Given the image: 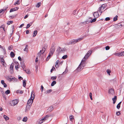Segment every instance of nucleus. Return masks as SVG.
<instances>
[{"label":"nucleus","instance_id":"obj_1","mask_svg":"<svg viewBox=\"0 0 124 124\" xmlns=\"http://www.w3.org/2000/svg\"><path fill=\"white\" fill-rule=\"evenodd\" d=\"M34 92L32 91L31 92V97L28 100V101L27 104H28L31 105L33 102V100L35 97L34 95Z\"/></svg>","mask_w":124,"mask_h":124},{"label":"nucleus","instance_id":"obj_2","mask_svg":"<svg viewBox=\"0 0 124 124\" xmlns=\"http://www.w3.org/2000/svg\"><path fill=\"white\" fill-rule=\"evenodd\" d=\"M85 62V59L84 60V59H83L82 61L80 63L78 67L76 69V70L78 71H80L81 70V69H82V68L84 67V65L85 64L84 63V62Z\"/></svg>","mask_w":124,"mask_h":124},{"label":"nucleus","instance_id":"obj_3","mask_svg":"<svg viewBox=\"0 0 124 124\" xmlns=\"http://www.w3.org/2000/svg\"><path fill=\"white\" fill-rule=\"evenodd\" d=\"M66 49L65 48H62L61 47L59 46L58 47L56 51L57 54L58 55L61 53H63L65 51Z\"/></svg>","mask_w":124,"mask_h":124},{"label":"nucleus","instance_id":"obj_4","mask_svg":"<svg viewBox=\"0 0 124 124\" xmlns=\"http://www.w3.org/2000/svg\"><path fill=\"white\" fill-rule=\"evenodd\" d=\"M48 45L47 44H45L44 46H43L42 50H40L39 52L38 53L39 56H40L41 55V54H43L45 50L46 49Z\"/></svg>","mask_w":124,"mask_h":124},{"label":"nucleus","instance_id":"obj_5","mask_svg":"<svg viewBox=\"0 0 124 124\" xmlns=\"http://www.w3.org/2000/svg\"><path fill=\"white\" fill-rule=\"evenodd\" d=\"M53 116V115L52 114H50L48 115H46L44 117V118H43L42 119L40 120L39 121V123L40 124H41L43 122L42 121H45L46 120H47L48 119V118L49 117H51Z\"/></svg>","mask_w":124,"mask_h":124},{"label":"nucleus","instance_id":"obj_6","mask_svg":"<svg viewBox=\"0 0 124 124\" xmlns=\"http://www.w3.org/2000/svg\"><path fill=\"white\" fill-rule=\"evenodd\" d=\"M19 102V101L17 100L16 99L10 102V105L14 106L17 104Z\"/></svg>","mask_w":124,"mask_h":124},{"label":"nucleus","instance_id":"obj_7","mask_svg":"<svg viewBox=\"0 0 124 124\" xmlns=\"http://www.w3.org/2000/svg\"><path fill=\"white\" fill-rule=\"evenodd\" d=\"M93 50L91 49L89 50V51L86 54V55H85V56L84 57V58L83 59H85V61L86 60H85V59L86 57L87 58V57H88L89 56H90L91 55V54L92 52L93 51Z\"/></svg>","mask_w":124,"mask_h":124},{"label":"nucleus","instance_id":"obj_8","mask_svg":"<svg viewBox=\"0 0 124 124\" xmlns=\"http://www.w3.org/2000/svg\"><path fill=\"white\" fill-rule=\"evenodd\" d=\"M77 43V41H76V39H73L71 40L69 42L67 43L66 44L67 45H69L72 44H74Z\"/></svg>","mask_w":124,"mask_h":124},{"label":"nucleus","instance_id":"obj_9","mask_svg":"<svg viewBox=\"0 0 124 124\" xmlns=\"http://www.w3.org/2000/svg\"><path fill=\"white\" fill-rule=\"evenodd\" d=\"M0 62H1V63L2 64L3 66L4 67L6 66L7 64L5 62L4 59L3 58H1Z\"/></svg>","mask_w":124,"mask_h":124},{"label":"nucleus","instance_id":"obj_10","mask_svg":"<svg viewBox=\"0 0 124 124\" xmlns=\"http://www.w3.org/2000/svg\"><path fill=\"white\" fill-rule=\"evenodd\" d=\"M93 15L94 17L95 18H97L99 16L98 11L95 12L94 13Z\"/></svg>","mask_w":124,"mask_h":124},{"label":"nucleus","instance_id":"obj_11","mask_svg":"<svg viewBox=\"0 0 124 124\" xmlns=\"http://www.w3.org/2000/svg\"><path fill=\"white\" fill-rule=\"evenodd\" d=\"M14 67V64L13 63L11 64L10 66V71L11 73H12L13 72V68Z\"/></svg>","mask_w":124,"mask_h":124},{"label":"nucleus","instance_id":"obj_12","mask_svg":"<svg viewBox=\"0 0 124 124\" xmlns=\"http://www.w3.org/2000/svg\"><path fill=\"white\" fill-rule=\"evenodd\" d=\"M109 94H113L114 93V91L113 89H110L109 90Z\"/></svg>","mask_w":124,"mask_h":124},{"label":"nucleus","instance_id":"obj_13","mask_svg":"<svg viewBox=\"0 0 124 124\" xmlns=\"http://www.w3.org/2000/svg\"><path fill=\"white\" fill-rule=\"evenodd\" d=\"M21 67L22 68L23 70H24L25 69V66L23 62H21Z\"/></svg>","mask_w":124,"mask_h":124},{"label":"nucleus","instance_id":"obj_14","mask_svg":"<svg viewBox=\"0 0 124 124\" xmlns=\"http://www.w3.org/2000/svg\"><path fill=\"white\" fill-rule=\"evenodd\" d=\"M31 105L28 104L26 105V111H28L29 110Z\"/></svg>","mask_w":124,"mask_h":124},{"label":"nucleus","instance_id":"obj_15","mask_svg":"<svg viewBox=\"0 0 124 124\" xmlns=\"http://www.w3.org/2000/svg\"><path fill=\"white\" fill-rule=\"evenodd\" d=\"M104 9V8H101V7H100L98 9V11H99V12L101 14L102 13V10Z\"/></svg>","mask_w":124,"mask_h":124},{"label":"nucleus","instance_id":"obj_16","mask_svg":"<svg viewBox=\"0 0 124 124\" xmlns=\"http://www.w3.org/2000/svg\"><path fill=\"white\" fill-rule=\"evenodd\" d=\"M59 60H57L56 62V64L55 65V67L56 68H57V67H58L59 66L60 64L59 63Z\"/></svg>","mask_w":124,"mask_h":124},{"label":"nucleus","instance_id":"obj_17","mask_svg":"<svg viewBox=\"0 0 124 124\" xmlns=\"http://www.w3.org/2000/svg\"><path fill=\"white\" fill-rule=\"evenodd\" d=\"M23 70L27 74H29L31 73V72H30V70H29V69H27L26 70V69L25 68V69H24V70Z\"/></svg>","mask_w":124,"mask_h":124},{"label":"nucleus","instance_id":"obj_18","mask_svg":"<svg viewBox=\"0 0 124 124\" xmlns=\"http://www.w3.org/2000/svg\"><path fill=\"white\" fill-rule=\"evenodd\" d=\"M112 100L113 101V103L115 104L117 100V97L116 96H115L114 97L112 98Z\"/></svg>","mask_w":124,"mask_h":124},{"label":"nucleus","instance_id":"obj_19","mask_svg":"<svg viewBox=\"0 0 124 124\" xmlns=\"http://www.w3.org/2000/svg\"><path fill=\"white\" fill-rule=\"evenodd\" d=\"M26 84V81L25 80H24L23 81V85L24 87H25Z\"/></svg>","mask_w":124,"mask_h":124},{"label":"nucleus","instance_id":"obj_20","mask_svg":"<svg viewBox=\"0 0 124 124\" xmlns=\"http://www.w3.org/2000/svg\"><path fill=\"white\" fill-rule=\"evenodd\" d=\"M83 39V37H82L80 38H78L77 39H76V41H77V42H78L82 40Z\"/></svg>","mask_w":124,"mask_h":124},{"label":"nucleus","instance_id":"obj_21","mask_svg":"<svg viewBox=\"0 0 124 124\" xmlns=\"http://www.w3.org/2000/svg\"><path fill=\"white\" fill-rule=\"evenodd\" d=\"M33 22H31L30 23H29L26 26V28L27 29L29 28L33 24Z\"/></svg>","mask_w":124,"mask_h":124},{"label":"nucleus","instance_id":"obj_22","mask_svg":"<svg viewBox=\"0 0 124 124\" xmlns=\"http://www.w3.org/2000/svg\"><path fill=\"white\" fill-rule=\"evenodd\" d=\"M37 32L38 31L37 30L34 31L33 34V37H35L37 34Z\"/></svg>","mask_w":124,"mask_h":124},{"label":"nucleus","instance_id":"obj_23","mask_svg":"<svg viewBox=\"0 0 124 124\" xmlns=\"http://www.w3.org/2000/svg\"><path fill=\"white\" fill-rule=\"evenodd\" d=\"M10 56L11 57L13 58L15 56V54L13 52H11L10 53Z\"/></svg>","mask_w":124,"mask_h":124},{"label":"nucleus","instance_id":"obj_24","mask_svg":"<svg viewBox=\"0 0 124 124\" xmlns=\"http://www.w3.org/2000/svg\"><path fill=\"white\" fill-rule=\"evenodd\" d=\"M50 50H51V52H52V51L53 52H54L55 51V48L54 47L53 45L52 46H51Z\"/></svg>","mask_w":124,"mask_h":124},{"label":"nucleus","instance_id":"obj_25","mask_svg":"<svg viewBox=\"0 0 124 124\" xmlns=\"http://www.w3.org/2000/svg\"><path fill=\"white\" fill-rule=\"evenodd\" d=\"M52 91L51 89L48 90L45 92V93L46 94H48L51 93Z\"/></svg>","mask_w":124,"mask_h":124},{"label":"nucleus","instance_id":"obj_26","mask_svg":"<svg viewBox=\"0 0 124 124\" xmlns=\"http://www.w3.org/2000/svg\"><path fill=\"white\" fill-rule=\"evenodd\" d=\"M106 72L109 75H110V73L111 72V71L109 69H108L106 70Z\"/></svg>","mask_w":124,"mask_h":124},{"label":"nucleus","instance_id":"obj_27","mask_svg":"<svg viewBox=\"0 0 124 124\" xmlns=\"http://www.w3.org/2000/svg\"><path fill=\"white\" fill-rule=\"evenodd\" d=\"M56 83V82L55 81H54L52 83L51 85L52 86H53Z\"/></svg>","mask_w":124,"mask_h":124},{"label":"nucleus","instance_id":"obj_28","mask_svg":"<svg viewBox=\"0 0 124 124\" xmlns=\"http://www.w3.org/2000/svg\"><path fill=\"white\" fill-rule=\"evenodd\" d=\"M4 117L6 121L8 120L9 119V117L6 115H4Z\"/></svg>","mask_w":124,"mask_h":124},{"label":"nucleus","instance_id":"obj_29","mask_svg":"<svg viewBox=\"0 0 124 124\" xmlns=\"http://www.w3.org/2000/svg\"><path fill=\"white\" fill-rule=\"evenodd\" d=\"M41 5V2H39L36 5V7H37L39 8Z\"/></svg>","mask_w":124,"mask_h":124},{"label":"nucleus","instance_id":"obj_30","mask_svg":"<svg viewBox=\"0 0 124 124\" xmlns=\"http://www.w3.org/2000/svg\"><path fill=\"white\" fill-rule=\"evenodd\" d=\"M118 16L117 15L113 18V21H115L117 20Z\"/></svg>","mask_w":124,"mask_h":124},{"label":"nucleus","instance_id":"obj_31","mask_svg":"<svg viewBox=\"0 0 124 124\" xmlns=\"http://www.w3.org/2000/svg\"><path fill=\"white\" fill-rule=\"evenodd\" d=\"M5 26L4 24H3L2 25H1L0 27V28H3V30L4 31H6V30L5 29Z\"/></svg>","mask_w":124,"mask_h":124},{"label":"nucleus","instance_id":"obj_32","mask_svg":"<svg viewBox=\"0 0 124 124\" xmlns=\"http://www.w3.org/2000/svg\"><path fill=\"white\" fill-rule=\"evenodd\" d=\"M96 18H94L92 19L91 21H89L88 22H90L91 23L95 22L96 20Z\"/></svg>","mask_w":124,"mask_h":124},{"label":"nucleus","instance_id":"obj_33","mask_svg":"<svg viewBox=\"0 0 124 124\" xmlns=\"http://www.w3.org/2000/svg\"><path fill=\"white\" fill-rule=\"evenodd\" d=\"M17 93H19L20 94H22L23 93V92L22 90H18L16 91Z\"/></svg>","mask_w":124,"mask_h":124},{"label":"nucleus","instance_id":"obj_34","mask_svg":"<svg viewBox=\"0 0 124 124\" xmlns=\"http://www.w3.org/2000/svg\"><path fill=\"white\" fill-rule=\"evenodd\" d=\"M120 54V53H116L115 54L117 56H121V54Z\"/></svg>","mask_w":124,"mask_h":124},{"label":"nucleus","instance_id":"obj_35","mask_svg":"<svg viewBox=\"0 0 124 124\" xmlns=\"http://www.w3.org/2000/svg\"><path fill=\"white\" fill-rule=\"evenodd\" d=\"M13 22V21H8L7 23V24L8 25H9L10 24H11Z\"/></svg>","mask_w":124,"mask_h":124},{"label":"nucleus","instance_id":"obj_36","mask_svg":"<svg viewBox=\"0 0 124 124\" xmlns=\"http://www.w3.org/2000/svg\"><path fill=\"white\" fill-rule=\"evenodd\" d=\"M27 118L25 117H24L23 119V121L24 122H26L27 120Z\"/></svg>","mask_w":124,"mask_h":124},{"label":"nucleus","instance_id":"obj_37","mask_svg":"<svg viewBox=\"0 0 124 124\" xmlns=\"http://www.w3.org/2000/svg\"><path fill=\"white\" fill-rule=\"evenodd\" d=\"M51 79L53 80H54L56 79V76H53L51 77Z\"/></svg>","mask_w":124,"mask_h":124},{"label":"nucleus","instance_id":"obj_38","mask_svg":"<svg viewBox=\"0 0 124 124\" xmlns=\"http://www.w3.org/2000/svg\"><path fill=\"white\" fill-rule=\"evenodd\" d=\"M10 91L9 90H8L6 91L5 93L6 94L8 95L10 93Z\"/></svg>","mask_w":124,"mask_h":124},{"label":"nucleus","instance_id":"obj_39","mask_svg":"<svg viewBox=\"0 0 124 124\" xmlns=\"http://www.w3.org/2000/svg\"><path fill=\"white\" fill-rule=\"evenodd\" d=\"M19 4L20 3L19 0H17L14 3V5H16V4L18 5H19Z\"/></svg>","mask_w":124,"mask_h":124},{"label":"nucleus","instance_id":"obj_40","mask_svg":"<svg viewBox=\"0 0 124 124\" xmlns=\"http://www.w3.org/2000/svg\"><path fill=\"white\" fill-rule=\"evenodd\" d=\"M15 11V8H13L10 9V12H11Z\"/></svg>","mask_w":124,"mask_h":124},{"label":"nucleus","instance_id":"obj_41","mask_svg":"<svg viewBox=\"0 0 124 124\" xmlns=\"http://www.w3.org/2000/svg\"><path fill=\"white\" fill-rule=\"evenodd\" d=\"M28 47L27 45H26V46L25 48L24 49V51H26L28 50V49L27 48V47Z\"/></svg>","mask_w":124,"mask_h":124},{"label":"nucleus","instance_id":"obj_42","mask_svg":"<svg viewBox=\"0 0 124 124\" xmlns=\"http://www.w3.org/2000/svg\"><path fill=\"white\" fill-rule=\"evenodd\" d=\"M13 48V46L12 45L9 46L8 48V49L9 50H12Z\"/></svg>","mask_w":124,"mask_h":124},{"label":"nucleus","instance_id":"obj_43","mask_svg":"<svg viewBox=\"0 0 124 124\" xmlns=\"http://www.w3.org/2000/svg\"><path fill=\"white\" fill-rule=\"evenodd\" d=\"M106 7V4H103L101 6V8H105Z\"/></svg>","mask_w":124,"mask_h":124},{"label":"nucleus","instance_id":"obj_44","mask_svg":"<svg viewBox=\"0 0 124 124\" xmlns=\"http://www.w3.org/2000/svg\"><path fill=\"white\" fill-rule=\"evenodd\" d=\"M116 114L117 116H119L120 114V111H118L116 113Z\"/></svg>","mask_w":124,"mask_h":124},{"label":"nucleus","instance_id":"obj_45","mask_svg":"<svg viewBox=\"0 0 124 124\" xmlns=\"http://www.w3.org/2000/svg\"><path fill=\"white\" fill-rule=\"evenodd\" d=\"M67 57V56L66 55H64L62 56V58L63 59H66Z\"/></svg>","mask_w":124,"mask_h":124},{"label":"nucleus","instance_id":"obj_46","mask_svg":"<svg viewBox=\"0 0 124 124\" xmlns=\"http://www.w3.org/2000/svg\"><path fill=\"white\" fill-rule=\"evenodd\" d=\"M73 116L72 115H71V116H70V121H72V120L73 118Z\"/></svg>","mask_w":124,"mask_h":124},{"label":"nucleus","instance_id":"obj_47","mask_svg":"<svg viewBox=\"0 0 124 124\" xmlns=\"http://www.w3.org/2000/svg\"><path fill=\"white\" fill-rule=\"evenodd\" d=\"M16 79V78H10V80H9V81H13V80H15Z\"/></svg>","mask_w":124,"mask_h":124},{"label":"nucleus","instance_id":"obj_48","mask_svg":"<svg viewBox=\"0 0 124 124\" xmlns=\"http://www.w3.org/2000/svg\"><path fill=\"white\" fill-rule=\"evenodd\" d=\"M67 71H68V70H67L66 69L65 70V71L62 73V74L63 75V74H65L66 73H67Z\"/></svg>","mask_w":124,"mask_h":124},{"label":"nucleus","instance_id":"obj_49","mask_svg":"<svg viewBox=\"0 0 124 124\" xmlns=\"http://www.w3.org/2000/svg\"><path fill=\"white\" fill-rule=\"evenodd\" d=\"M110 49V47L108 46H107L105 47V49L106 50H108Z\"/></svg>","mask_w":124,"mask_h":124},{"label":"nucleus","instance_id":"obj_50","mask_svg":"<svg viewBox=\"0 0 124 124\" xmlns=\"http://www.w3.org/2000/svg\"><path fill=\"white\" fill-rule=\"evenodd\" d=\"M110 18L109 17H107L105 19V20L106 21H108L110 20Z\"/></svg>","mask_w":124,"mask_h":124},{"label":"nucleus","instance_id":"obj_51","mask_svg":"<svg viewBox=\"0 0 124 124\" xmlns=\"http://www.w3.org/2000/svg\"><path fill=\"white\" fill-rule=\"evenodd\" d=\"M43 89H44L43 87V85H41V90L42 92L43 91Z\"/></svg>","mask_w":124,"mask_h":124},{"label":"nucleus","instance_id":"obj_52","mask_svg":"<svg viewBox=\"0 0 124 124\" xmlns=\"http://www.w3.org/2000/svg\"><path fill=\"white\" fill-rule=\"evenodd\" d=\"M121 56H122L124 55V51L120 53Z\"/></svg>","mask_w":124,"mask_h":124},{"label":"nucleus","instance_id":"obj_53","mask_svg":"<svg viewBox=\"0 0 124 124\" xmlns=\"http://www.w3.org/2000/svg\"><path fill=\"white\" fill-rule=\"evenodd\" d=\"M49 109L50 110L52 111L53 109V107L52 106H50L49 108Z\"/></svg>","mask_w":124,"mask_h":124},{"label":"nucleus","instance_id":"obj_54","mask_svg":"<svg viewBox=\"0 0 124 124\" xmlns=\"http://www.w3.org/2000/svg\"><path fill=\"white\" fill-rule=\"evenodd\" d=\"M6 78L9 81V80H10V79L11 78H10V76H8Z\"/></svg>","mask_w":124,"mask_h":124},{"label":"nucleus","instance_id":"obj_55","mask_svg":"<svg viewBox=\"0 0 124 124\" xmlns=\"http://www.w3.org/2000/svg\"><path fill=\"white\" fill-rule=\"evenodd\" d=\"M120 107V105L118 104L116 108L118 109H119Z\"/></svg>","mask_w":124,"mask_h":124},{"label":"nucleus","instance_id":"obj_56","mask_svg":"<svg viewBox=\"0 0 124 124\" xmlns=\"http://www.w3.org/2000/svg\"><path fill=\"white\" fill-rule=\"evenodd\" d=\"M54 52H53V51H52H52L51 52V50H50L49 54H50L51 55H53Z\"/></svg>","mask_w":124,"mask_h":124},{"label":"nucleus","instance_id":"obj_57","mask_svg":"<svg viewBox=\"0 0 124 124\" xmlns=\"http://www.w3.org/2000/svg\"><path fill=\"white\" fill-rule=\"evenodd\" d=\"M12 32H13V31H14V25H13V26H12Z\"/></svg>","mask_w":124,"mask_h":124},{"label":"nucleus","instance_id":"obj_58","mask_svg":"<svg viewBox=\"0 0 124 124\" xmlns=\"http://www.w3.org/2000/svg\"><path fill=\"white\" fill-rule=\"evenodd\" d=\"M54 69H55V68L54 67H53L52 68V69L51 70V72H52V71H53Z\"/></svg>","mask_w":124,"mask_h":124},{"label":"nucleus","instance_id":"obj_59","mask_svg":"<svg viewBox=\"0 0 124 124\" xmlns=\"http://www.w3.org/2000/svg\"><path fill=\"white\" fill-rule=\"evenodd\" d=\"M28 16V15H26L24 17V19H25L27 18Z\"/></svg>","mask_w":124,"mask_h":124},{"label":"nucleus","instance_id":"obj_60","mask_svg":"<svg viewBox=\"0 0 124 124\" xmlns=\"http://www.w3.org/2000/svg\"><path fill=\"white\" fill-rule=\"evenodd\" d=\"M18 59L20 61H22V59L20 56H19L18 57Z\"/></svg>","mask_w":124,"mask_h":124},{"label":"nucleus","instance_id":"obj_61","mask_svg":"<svg viewBox=\"0 0 124 124\" xmlns=\"http://www.w3.org/2000/svg\"><path fill=\"white\" fill-rule=\"evenodd\" d=\"M1 83L3 85L5 83L4 81L3 80H2L1 81Z\"/></svg>","mask_w":124,"mask_h":124},{"label":"nucleus","instance_id":"obj_62","mask_svg":"<svg viewBox=\"0 0 124 124\" xmlns=\"http://www.w3.org/2000/svg\"><path fill=\"white\" fill-rule=\"evenodd\" d=\"M3 85H4V87H7V84L5 83Z\"/></svg>","mask_w":124,"mask_h":124},{"label":"nucleus","instance_id":"obj_63","mask_svg":"<svg viewBox=\"0 0 124 124\" xmlns=\"http://www.w3.org/2000/svg\"><path fill=\"white\" fill-rule=\"evenodd\" d=\"M89 96L90 97H92V94L91 93H89Z\"/></svg>","mask_w":124,"mask_h":124},{"label":"nucleus","instance_id":"obj_64","mask_svg":"<svg viewBox=\"0 0 124 124\" xmlns=\"http://www.w3.org/2000/svg\"><path fill=\"white\" fill-rule=\"evenodd\" d=\"M23 78H22L20 76L18 78V79L20 80H21V79H22Z\"/></svg>","mask_w":124,"mask_h":124}]
</instances>
